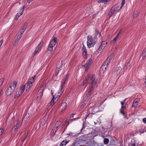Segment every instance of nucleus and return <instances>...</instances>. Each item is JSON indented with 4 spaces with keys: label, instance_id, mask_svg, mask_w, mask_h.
Wrapping results in <instances>:
<instances>
[{
    "label": "nucleus",
    "instance_id": "nucleus-20",
    "mask_svg": "<svg viewBox=\"0 0 146 146\" xmlns=\"http://www.w3.org/2000/svg\"><path fill=\"white\" fill-rule=\"evenodd\" d=\"M146 56V48L144 49L141 54V56L142 59H143Z\"/></svg>",
    "mask_w": 146,
    "mask_h": 146
},
{
    "label": "nucleus",
    "instance_id": "nucleus-52",
    "mask_svg": "<svg viewBox=\"0 0 146 146\" xmlns=\"http://www.w3.org/2000/svg\"><path fill=\"white\" fill-rule=\"evenodd\" d=\"M38 48H36V49H35V53H37L38 52Z\"/></svg>",
    "mask_w": 146,
    "mask_h": 146
},
{
    "label": "nucleus",
    "instance_id": "nucleus-57",
    "mask_svg": "<svg viewBox=\"0 0 146 146\" xmlns=\"http://www.w3.org/2000/svg\"><path fill=\"white\" fill-rule=\"evenodd\" d=\"M33 0H27V2L29 3L30 2H32Z\"/></svg>",
    "mask_w": 146,
    "mask_h": 146
},
{
    "label": "nucleus",
    "instance_id": "nucleus-6",
    "mask_svg": "<svg viewBox=\"0 0 146 146\" xmlns=\"http://www.w3.org/2000/svg\"><path fill=\"white\" fill-rule=\"evenodd\" d=\"M113 56V55L111 54L109 56L107 59L106 61L103 64L104 66H105V68H106L108 66V64L110 62Z\"/></svg>",
    "mask_w": 146,
    "mask_h": 146
},
{
    "label": "nucleus",
    "instance_id": "nucleus-12",
    "mask_svg": "<svg viewBox=\"0 0 146 146\" xmlns=\"http://www.w3.org/2000/svg\"><path fill=\"white\" fill-rule=\"evenodd\" d=\"M67 106V103L66 102H63L61 104L59 107V108L61 112L65 110Z\"/></svg>",
    "mask_w": 146,
    "mask_h": 146
},
{
    "label": "nucleus",
    "instance_id": "nucleus-21",
    "mask_svg": "<svg viewBox=\"0 0 146 146\" xmlns=\"http://www.w3.org/2000/svg\"><path fill=\"white\" fill-rule=\"evenodd\" d=\"M89 76H88V75L86 76V78L85 80H84L82 84V86H84L86 84L87 82L89 83Z\"/></svg>",
    "mask_w": 146,
    "mask_h": 146
},
{
    "label": "nucleus",
    "instance_id": "nucleus-47",
    "mask_svg": "<svg viewBox=\"0 0 146 146\" xmlns=\"http://www.w3.org/2000/svg\"><path fill=\"white\" fill-rule=\"evenodd\" d=\"M90 96H87V94L86 95V96L85 97V99H87L88 100H89V99H90Z\"/></svg>",
    "mask_w": 146,
    "mask_h": 146
},
{
    "label": "nucleus",
    "instance_id": "nucleus-17",
    "mask_svg": "<svg viewBox=\"0 0 146 146\" xmlns=\"http://www.w3.org/2000/svg\"><path fill=\"white\" fill-rule=\"evenodd\" d=\"M54 97H53V98L50 101V103H49L48 105V109H50L52 107V106L54 105Z\"/></svg>",
    "mask_w": 146,
    "mask_h": 146
},
{
    "label": "nucleus",
    "instance_id": "nucleus-39",
    "mask_svg": "<svg viewBox=\"0 0 146 146\" xmlns=\"http://www.w3.org/2000/svg\"><path fill=\"white\" fill-rule=\"evenodd\" d=\"M75 119H72L71 117H70L69 119V120L68 121H66L68 123V124H69L70 123V121L71 122L73 121L74 120H75Z\"/></svg>",
    "mask_w": 146,
    "mask_h": 146
},
{
    "label": "nucleus",
    "instance_id": "nucleus-62",
    "mask_svg": "<svg viewBox=\"0 0 146 146\" xmlns=\"http://www.w3.org/2000/svg\"><path fill=\"white\" fill-rule=\"evenodd\" d=\"M123 6V5H121V6L120 7V9H121L122 8V7Z\"/></svg>",
    "mask_w": 146,
    "mask_h": 146
},
{
    "label": "nucleus",
    "instance_id": "nucleus-9",
    "mask_svg": "<svg viewBox=\"0 0 146 146\" xmlns=\"http://www.w3.org/2000/svg\"><path fill=\"white\" fill-rule=\"evenodd\" d=\"M56 44L55 43H54L53 42H52V41H51L50 42L47 48V50L50 51V52H52L53 51V48Z\"/></svg>",
    "mask_w": 146,
    "mask_h": 146
},
{
    "label": "nucleus",
    "instance_id": "nucleus-64",
    "mask_svg": "<svg viewBox=\"0 0 146 146\" xmlns=\"http://www.w3.org/2000/svg\"><path fill=\"white\" fill-rule=\"evenodd\" d=\"M144 82L145 83V84H146V78L145 79V81H144Z\"/></svg>",
    "mask_w": 146,
    "mask_h": 146
},
{
    "label": "nucleus",
    "instance_id": "nucleus-40",
    "mask_svg": "<svg viewBox=\"0 0 146 146\" xmlns=\"http://www.w3.org/2000/svg\"><path fill=\"white\" fill-rule=\"evenodd\" d=\"M20 39H19L17 38V39H15V42L14 43L13 45H16L18 44Z\"/></svg>",
    "mask_w": 146,
    "mask_h": 146
},
{
    "label": "nucleus",
    "instance_id": "nucleus-3",
    "mask_svg": "<svg viewBox=\"0 0 146 146\" xmlns=\"http://www.w3.org/2000/svg\"><path fill=\"white\" fill-rule=\"evenodd\" d=\"M88 76H89V83L91 85L90 87L94 88L96 85L98 83V80L96 79V75L95 74L91 76L88 75Z\"/></svg>",
    "mask_w": 146,
    "mask_h": 146
},
{
    "label": "nucleus",
    "instance_id": "nucleus-48",
    "mask_svg": "<svg viewBox=\"0 0 146 146\" xmlns=\"http://www.w3.org/2000/svg\"><path fill=\"white\" fill-rule=\"evenodd\" d=\"M137 144H136L135 143H133L131 144V146H137Z\"/></svg>",
    "mask_w": 146,
    "mask_h": 146
},
{
    "label": "nucleus",
    "instance_id": "nucleus-60",
    "mask_svg": "<svg viewBox=\"0 0 146 146\" xmlns=\"http://www.w3.org/2000/svg\"><path fill=\"white\" fill-rule=\"evenodd\" d=\"M75 115V114H74L73 113H72L70 117H71V118H72L73 117L74 115Z\"/></svg>",
    "mask_w": 146,
    "mask_h": 146
},
{
    "label": "nucleus",
    "instance_id": "nucleus-13",
    "mask_svg": "<svg viewBox=\"0 0 146 146\" xmlns=\"http://www.w3.org/2000/svg\"><path fill=\"white\" fill-rule=\"evenodd\" d=\"M43 88L40 87L39 90L37 92V98H41L42 95Z\"/></svg>",
    "mask_w": 146,
    "mask_h": 146
},
{
    "label": "nucleus",
    "instance_id": "nucleus-45",
    "mask_svg": "<svg viewBox=\"0 0 146 146\" xmlns=\"http://www.w3.org/2000/svg\"><path fill=\"white\" fill-rule=\"evenodd\" d=\"M110 0H102V3H106L107 2H109Z\"/></svg>",
    "mask_w": 146,
    "mask_h": 146
},
{
    "label": "nucleus",
    "instance_id": "nucleus-28",
    "mask_svg": "<svg viewBox=\"0 0 146 146\" xmlns=\"http://www.w3.org/2000/svg\"><path fill=\"white\" fill-rule=\"evenodd\" d=\"M107 42L106 41H103L102 42L100 46L103 47V48H104L106 46Z\"/></svg>",
    "mask_w": 146,
    "mask_h": 146
},
{
    "label": "nucleus",
    "instance_id": "nucleus-23",
    "mask_svg": "<svg viewBox=\"0 0 146 146\" xmlns=\"http://www.w3.org/2000/svg\"><path fill=\"white\" fill-rule=\"evenodd\" d=\"M69 142V141H66V140H63L60 143V146H65Z\"/></svg>",
    "mask_w": 146,
    "mask_h": 146
},
{
    "label": "nucleus",
    "instance_id": "nucleus-50",
    "mask_svg": "<svg viewBox=\"0 0 146 146\" xmlns=\"http://www.w3.org/2000/svg\"><path fill=\"white\" fill-rule=\"evenodd\" d=\"M3 80L2 79H1L0 80V86L2 85L3 83Z\"/></svg>",
    "mask_w": 146,
    "mask_h": 146
},
{
    "label": "nucleus",
    "instance_id": "nucleus-51",
    "mask_svg": "<svg viewBox=\"0 0 146 146\" xmlns=\"http://www.w3.org/2000/svg\"><path fill=\"white\" fill-rule=\"evenodd\" d=\"M143 122L145 123H146V118H145L143 119Z\"/></svg>",
    "mask_w": 146,
    "mask_h": 146
},
{
    "label": "nucleus",
    "instance_id": "nucleus-42",
    "mask_svg": "<svg viewBox=\"0 0 146 146\" xmlns=\"http://www.w3.org/2000/svg\"><path fill=\"white\" fill-rule=\"evenodd\" d=\"M35 76H34L33 77H31V78L30 80H31V81L32 82H34V79H35Z\"/></svg>",
    "mask_w": 146,
    "mask_h": 146
},
{
    "label": "nucleus",
    "instance_id": "nucleus-33",
    "mask_svg": "<svg viewBox=\"0 0 146 146\" xmlns=\"http://www.w3.org/2000/svg\"><path fill=\"white\" fill-rule=\"evenodd\" d=\"M109 142V139L108 138H105L104 139V143L105 145L107 144Z\"/></svg>",
    "mask_w": 146,
    "mask_h": 146
},
{
    "label": "nucleus",
    "instance_id": "nucleus-61",
    "mask_svg": "<svg viewBox=\"0 0 146 146\" xmlns=\"http://www.w3.org/2000/svg\"><path fill=\"white\" fill-rule=\"evenodd\" d=\"M127 99H124V100H123V102H124L125 103V102H126V100Z\"/></svg>",
    "mask_w": 146,
    "mask_h": 146
},
{
    "label": "nucleus",
    "instance_id": "nucleus-32",
    "mask_svg": "<svg viewBox=\"0 0 146 146\" xmlns=\"http://www.w3.org/2000/svg\"><path fill=\"white\" fill-rule=\"evenodd\" d=\"M112 11V9H110L108 14V16L109 17V18L112 15V14H113V12Z\"/></svg>",
    "mask_w": 146,
    "mask_h": 146
},
{
    "label": "nucleus",
    "instance_id": "nucleus-8",
    "mask_svg": "<svg viewBox=\"0 0 146 146\" xmlns=\"http://www.w3.org/2000/svg\"><path fill=\"white\" fill-rule=\"evenodd\" d=\"M66 82L62 81L61 82V85L60 89L58 93V96L59 97L64 91V88L65 86Z\"/></svg>",
    "mask_w": 146,
    "mask_h": 146
},
{
    "label": "nucleus",
    "instance_id": "nucleus-56",
    "mask_svg": "<svg viewBox=\"0 0 146 146\" xmlns=\"http://www.w3.org/2000/svg\"><path fill=\"white\" fill-rule=\"evenodd\" d=\"M3 41L2 40H1L0 41V47H1V45H2V44L3 43Z\"/></svg>",
    "mask_w": 146,
    "mask_h": 146
},
{
    "label": "nucleus",
    "instance_id": "nucleus-26",
    "mask_svg": "<svg viewBox=\"0 0 146 146\" xmlns=\"http://www.w3.org/2000/svg\"><path fill=\"white\" fill-rule=\"evenodd\" d=\"M22 94H20V92L18 90L16 92L15 95L14 96V98H16L18 97L21 95Z\"/></svg>",
    "mask_w": 146,
    "mask_h": 146
},
{
    "label": "nucleus",
    "instance_id": "nucleus-1",
    "mask_svg": "<svg viewBox=\"0 0 146 146\" xmlns=\"http://www.w3.org/2000/svg\"><path fill=\"white\" fill-rule=\"evenodd\" d=\"M17 83L18 82L17 81H14L9 84V86L6 91V94L7 96H9L13 94L15 89Z\"/></svg>",
    "mask_w": 146,
    "mask_h": 146
},
{
    "label": "nucleus",
    "instance_id": "nucleus-46",
    "mask_svg": "<svg viewBox=\"0 0 146 146\" xmlns=\"http://www.w3.org/2000/svg\"><path fill=\"white\" fill-rule=\"evenodd\" d=\"M122 31H123L122 29H120V31L118 33V34H117V35H118V36H119V35L121 33Z\"/></svg>",
    "mask_w": 146,
    "mask_h": 146
},
{
    "label": "nucleus",
    "instance_id": "nucleus-2",
    "mask_svg": "<svg viewBox=\"0 0 146 146\" xmlns=\"http://www.w3.org/2000/svg\"><path fill=\"white\" fill-rule=\"evenodd\" d=\"M97 39L96 37H94L93 38L92 36L88 35L87 38V42L88 47L89 48L93 47L96 44Z\"/></svg>",
    "mask_w": 146,
    "mask_h": 146
},
{
    "label": "nucleus",
    "instance_id": "nucleus-37",
    "mask_svg": "<svg viewBox=\"0 0 146 146\" xmlns=\"http://www.w3.org/2000/svg\"><path fill=\"white\" fill-rule=\"evenodd\" d=\"M95 35H96V36H95L94 37H100L101 36L100 33H99L98 31H96V32Z\"/></svg>",
    "mask_w": 146,
    "mask_h": 146
},
{
    "label": "nucleus",
    "instance_id": "nucleus-53",
    "mask_svg": "<svg viewBox=\"0 0 146 146\" xmlns=\"http://www.w3.org/2000/svg\"><path fill=\"white\" fill-rule=\"evenodd\" d=\"M120 113L122 114L123 116H125V114L121 110H120Z\"/></svg>",
    "mask_w": 146,
    "mask_h": 146
},
{
    "label": "nucleus",
    "instance_id": "nucleus-19",
    "mask_svg": "<svg viewBox=\"0 0 146 146\" xmlns=\"http://www.w3.org/2000/svg\"><path fill=\"white\" fill-rule=\"evenodd\" d=\"M121 70V68L120 66L116 68L114 72V73L117 75L120 73Z\"/></svg>",
    "mask_w": 146,
    "mask_h": 146
},
{
    "label": "nucleus",
    "instance_id": "nucleus-30",
    "mask_svg": "<svg viewBox=\"0 0 146 146\" xmlns=\"http://www.w3.org/2000/svg\"><path fill=\"white\" fill-rule=\"evenodd\" d=\"M111 9H112V11L114 13L115 11L117 10V8L116 6V5H114L113 6Z\"/></svg>",
    "mask_w": 146,
    "mask_h": 146
},
{
    "label": "nucleus",
    "instance_id": "nucleus-49",
    "mask_svg": "<svg viewBox=\"0 0 146 146\" xmlns=\"http://www.w3.org/2000/svg\"><path fill=\"white\" fill-rule=\"evenodd\" d=\"M15 119L14 117H13L11 119V121L12 123L13 122L15 121Z\"/></svg>",
    "mask_w": 146,
    "mask_h": 146
},
{
    "label": "nucleus",
    "instance_id": "nucleus-15",
    "mask_svg": "<svg viewBox=\"0 0 146 146\" xmlns=\"http://www.w3.org/2000/svg\"><path fill=\"white\" fill-rule=\"evenodd\" d=\"M62 67V65H61L60 66L59 68H57L55 72V74H54V76L52 77V79L53 80L55 79L54 77L56 76L58 74V73L61 70V68Z\"/></svg>",
    "mask_w": 146,
    "mask_h": 146
},
{
    "label": "nucleus",
    "instance_id": "nucleus-4",
    "mask_svg": "<svg viewBox=\"0 0 146 146\" xmlns=\"http://www.w3.org/2000/svg\"><path fill=\"white\" fill-rule=\"evenodd\" d=\"M19 123L20 122L19 120H17V121L16 124L12 128L11 131L12 134H15L17 132L18 128L19 126Z\"/></svg>",
    "mask_w": 146,
    "mask_h": 146
},
{
    "label": "nucleus",
    "instance_id": "nucleus-59",
    "mask_svg": "<svg viewBox=\"0 0 146 146\" xmlns=\"http://www.w3.org/2000/svg\"><path fill=\"white\" fill-rule=\"evenodd\" d=\"M102 0H99L98 1V2L99 3H102Z\"/></svg>",
    "mask_w": 146,
    "mask_h": 146
},
{
    "label": "nucleus",
    "instance_id": "nucleus-18",
    "mask_svg": "<svg viewBox=\"0 0 146 146\" xmlns=\"http://www.w3.org/2000/svg\"><path fill=\"white\" fill-rule=\"evenodd\" d=\"M24 9L25 7L24 6L23 7H22L20 9V11L17 14V15H18V16L19 17L23 14Z\"/></svg>",
    "mask_w": 146,
    "mask_h": 146
},
{
    "label": "nucleus",
    "instance_id": "nucleus-11",
    "mask_svg": "<svg viewBox=\"0 0 146 146\" xmlns=\"http://www.w3.org/2000/svg\"><path fill=\"white\" fill-rule=\"evenodd\" d=\"M82 54L84 58H86L87 56V50L84 44L83 45L82 47Z\"/></svg>",
    "mask_w": 146,
    "mask_h": 146
},
{
    "label": "nucleus",
    "instance_id": "nucleus-41",
    "mask_svg": "<svg viewBox=\"0 0 146 146\" xmlns=\"http://www.w3.org/2000/svg\"><path fill=\"white\" fill-rule=\"evenodd\" d=\"M57 39L56 37H54L53 39L51 40L52 42H53L54 43H55L56 44L57 42Z\"/></svg>",
    "mask_w": 146,
    "mask_h": 146
},
{
    "label": "nucleus",
    "instance_id": "nucleus-10",
    "mask_svg": "<svg viewBox=\"0 0 146 146\" xmlns=\"http://www.w3.org/2000/svg\"><path fill=\"white\" fill-rule=\"evenodd\" d=\"M33 82H32L31 80H28L26 89V91L27 92H28L30 90L33 86L32 83Z\"/></svg>",
    "mask_w": 146,
    "mask_h": 146
},
{
    "label": "nucleus",
    "instance_id": "nucleus-24",
    "mask_svg": "<svg viewBox=\"0 0 146 146\" xmlns=\"http://www.w3.org/2000/svg\"><path fill=\"white\" fill-rule=\"evenodd\" d=\"M94 88H92V87H90L89 91L87 94V96H89L91 97V94L92 93V91Z\"/></svg>",
    "mask_w": 146,
    "mask_h": 146
},
{
    "label": "nucleus",
    "instance_id": "nucleus-31",
    "mask_svg": "<svg viewBox=\"0 0 146 146\" xmlns=\"http://www.w3.org/2000/svg\"><path fill=\"white\" fill-rule=\"evenodd\" d=\"M119 36L118 35H117L115 37L113 40L111 41V43H114L115 42Z\"/></svg>",
    "mask_w": 146,
    "mask_h": 146
},
{
    "label": "nucleus",
    "instance_id": "nucleus-22",
    "mask_svg": "<svg viewBox=\"0 0 146 146\" xmlns=\"http://www.w3.org/2000/svg\"><path fill=\"white\" fill-rule=\"evenodd\" d=\"M139 103V102L136 100H135L133 103V104L132 105V106L133 107L135 108L138 105Z\"/></svg>",
    "mask_w": 146,
    "mask_h": 146
},
{
    "label": "nucleus",
    "instance_id": "nucleus-43",
    "mask_svg": "<svg viewBox=\"0 0 146 146\" xmlns=\"http://www.w3.org/2000/svg\"><path fill=\"white\" fill-rule=\"evenodd\" d=\"M121 108H124L125 106H124L123 105L125 103L122 101V102H121Z\"/></svg>",
    "mask_w": 146,
    "mask_h": 146
},
{
    "label": "nucleus",
    "instance_id": "nucleus-54",
    "mask_svg": "<svg viewBox=\"0 0 146 146\" xmlns=\"http://www.w3.org/2000/svg\"><path fill=\"white\" fill-rule=\"evenodd\" d=\"M18 15L17 14L16 16H15V20H17L18 18L19 17V16H18Z\"/></svg>",
    "mask_w": 146,
    "mask_h": 146
},
{
    "label": "nucleus",
    "instance_id": "nucleus-14",
    "mask_svg": "<svg viewBox=\"0 0 146 146\" xmlns=\"http://www.w3.org/2000/svg\"><path fill=\"white\" fill-rule=\"evenodd\" d=\"M61 124V122L60 121H57L56 124L54 125V127L53 128V129L56 132L58 128Z\"/></svg>",
    "mask_w": 146,
    "mask_h": 146
},
{
    "label": "nucleus",
    "instance_id": "nucleus-25",
    "mask_svg": "<svg viewBox=\"0 0 146 146\" xmlns=\"http://www.w3.org/2000/svg\"><path fill=\"white\" fill-rule=\"evenodd\" d=\"M28 135V133L24 134L23 137L21 139V141L23 142L27 138Z\"/></svg>",
    "mask_w": 146,
    "mask_h": 146
},
{
    "label": "nucleus",
    "instance_id": "nucleus-34",
    "mask_svg": "<svg viewBox=\"0 0 146 146\" xmlns=\"http://www.w3.org/2000/svg\"><path fill=\"white\" fill-rule=\"evenodd\" d=\"M43 43V41H41L39 44L38 45V46L37 47V48H38V49H39L40 47H41V46L42 45Z\"/></svg>",
    "mask_w": 146,
    "mask_h": 146
},
{
    "label": "nucleus",
    "instance_id": "nucleus-44",
    "mask_svg": "<svg viewBox=\"0 0 146 146\" xmlns=\"http://www.w3.org/2000/svg\"><path fill=\"white\" fill-rule=\"evenodd\" d=\"M4 131V129H0V136L1 135Z\"/></svg>",
    "mask_w": 146,
    "mask_h": 146
},
{
    "label": "nucleus",
    "instance_id": "nucleus-63",
    "mask_svg": "<svg viewBox=\"0 0 146 146\" xmlns=\"http://www.w3.org/2000/svg\"><path fill=\"white\" fill-rule=\"evenodd\" d=\"M36 54V53H35V52H34L33 53V56H34V55H35Z\"/></svg>",
    "mask_w": 146,
    "mask_h": 146
},
{
    "label": "nucleus",
    "instance_id": "nucleus-55",
    "mask_svg": "<svg viewBox=\"0 0 146 146\" xmlns=\"http://www.w3.org/2000/svg\"><path fill=\"white\" fill-rule=\"evenodd\" d=\"M125 1L123 0H122V2H121V5H124V4H125Z\"/></svg>",
    "mask_w": 146,
    "mask_h": 146
},
{
    "label": "nucleus",
    "instance_id": "nucleus-7",
    "mask_svg": "<svg viewBox=\"0 0 146 146\" xmlns=\"http://www.w3.org/2000/svg\"><path fill=\"white\" fill-rule=\"evenodd\" d=\"M94 111L92 112V113H89L86 117L85 119L92 118H94L96 116V114H95V112L96 113L98 112L97 111H95V107H93Z\"/></svg>",
    "mask_w": 146,
    "mask_h": 146
},
{
    "label": "nucleus",
    "instance_id": "nucleus-35",
    "mask_svg": "<svg viewBox=\"0 0 146 146\" xmlns=\"http://www.w3.org/2000/svg\"><path fill=\"white\" fill-rule=\"evenodd\" d=\"M88 100L87 99H85V97L84 98L83 100V102L82 103V105H85L88 102Z\"/></svg>",
    "mask_w": 146,
    "mask_h": 146
},
{
    "label": "nucleus",
    "instance_id": "nucleus-5",
    "mask_svg": "<svg viewBox=\"0 0 146 146\" xmlns=\"http://www.w3.org/2000/svg\"><path fill=\"white\" fill-rule=\"evenodd\" d=\"M92 63V60L91 58H89L86 63L83 66L85 69V71H87Z\"/></svg>",
    "mask_w": 146,
    "mask_h": 146
},
{
    "label": "nucleus",
    "instance_id": "nucleus-38",
    "mask_svg": "<svg viewBox=\"0 0 146 146\" xmlns=\"http://www.w3.org/2000/svg\"><path fill=\"white\" fill-rule=\"evenodd\" d=\"M68 75L67 74L65 76L63 80V82H66L68 78Z\"/></svg>",
    "mask_w": 146,
    "mask_h": 146
},
{
    "label": "nucleus",
    "instance_id": "nucleus-36",
    "mask_svg": "<svg viewBox=\"0 0 146 146\" xmlns=\"http://www.w3.org/2000/svg\"><path fill=\"white\" fill-rule=\"evenodd\" d=\"M104 48H103V47L100 45L98 49V53H100Z\"/></svg>",
    "mask_w": 146,
    "mask_h": 146
},
{
    "label": "nucleus",
    "instance_id": "nucleus-27",
    "mask_svg": "<svg viewBox=\"0 0 146 146\" xmlns=\"http://www.w3.org/2000/svg\"><path fill=\"white\" fill-rule=\"evenodd\" d=\"M25 86H22L21 88L20 89L18 90V91H19L20 92V94H22L24 92L25 90Z\"/></svg>",
    "mask_w": 146,
    "mask_h": 146
},
{
    "label": "nucleus",
    "instance_id": "nucleus-29",
    "mask_svg": "<svg viewBox=\"0 0 146 146\" xmlns=\"http://www.w3.org/2000/svg\"><path fill=\"white\" fill-rule=\"evenodd\" d=\"M111 9H112V11L114 13L115 11L117 10V8L116 6V5H114L113 6Z\"/></svg>",
    "mask_w": 146,
    "mask_h": 146
},
{
    "label": "nucleus",
    "instance_id": "nucleus-58",
    "mask_svg": "<svg viewBox=\"0 0 146 146\" xmlns=\"http://www.w3.org/2000/svg\"><path fill=\"white\" fill-rule=\"evenodd\" d=\"M76 142H75V143H72V146H75V145H76Z\"/></svg>",
    "mask_w": 146,
    "mask_h": 146
},
{
    "label": "nucleus",
    "instance_id": "nucleus-16",
    "mask_svg": "<svg viewBox=\"0 0 146 146\" xmlns=\"http://www.w3.org/2000/svg\"><path fill=\"white\" fill-rule=\"evenodd\" d=\"M27 25L28 24L26 22L25 23L23 27L22 28L20 31V33L21 35L23 34L25 31Z\"/></svg>",
    "mask_w": 146,
    "mask_h": 146
}]
</instances>
